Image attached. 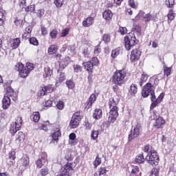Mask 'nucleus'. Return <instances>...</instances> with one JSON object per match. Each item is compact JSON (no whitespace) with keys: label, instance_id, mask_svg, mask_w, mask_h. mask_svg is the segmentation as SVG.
Returning a JSON list of instances; mask_svg holds the SVG:
<instances>
[{"label":"nucleus","instance_id":"obj_59","mask_svg":"<svg viewBox=\"0 0 176 176\" xmlns=\"http://www.w3.org/2000/svg\"><path fill=\"white\" fill-rule=\"evenodd\" d=\"M120 32L121 34V35H124L125 34H127V28H123V27H121L120 28Z\"/></svg>","mask_w":176,"mask_h":176},{"label":"nucleus","instance_id":"obj_27","mask_svg":"<svg viewBox=\"0 0 176 176\" xmlns=\"http://www.w3.org/2000/svg\"><path fill=\"white\" fill-rule=\"evenodd\" d=\"M83 65L85 67V69H87V71H91V69H93L94 67L91 61L84 63Z\"/></svg>","mask_w":176,"mask_h":176},{"label":"nucleus","instance_id":"obj_42","mask_svg":"<svg viewBox=\"0 0 176 176\" xmlns=\"http://www.w3.org/2000/svg\"><path fill=\"white\" fill-rule=\"evenodd\" d=\"M119 49H115L111 52V57L113 58H116V57H118V56H119Z\"/></svg>","mask_w":176,"mask_h":176},{"label":"nucleus","instance_id":"obj_14","mask_svg":"<svg viewBox=\"0 0 176 176\" xmlns=\"http://www.w3.org/2000/svg\"><path fill=\"white\" fill-rule=\"evenodd\" d=\"M94 23V18L91 16H88L85 20L82 21V26L85 28H89V27H91Z\"/></svg>","mask_w":176,"mask_h":176},{"label":"nucleus","instance_id":"obj_2","mask_svg":"<svg viewBox=\"0 0 176 176\" xmlns=\"http://www.w3.org/2000/svg\"><path fill=\"white\" fill-rule=\"evenodd\" d=\"M135 35L140 36L141 35V28L139 26L135 27V30L133 32H130L124 38V46L126 50H130L131 47L135 46L137 43H138V40L135 38Z\"/></svg>","mask_w":176,"mask_h":176},{"label":"nucleus","instance_id":"obj_54","mask_svg":"<svg viewBox=\"0 0 176 176\" xmlns=\"http://www.w3.org/2000/svg\"><path fill=\"white\" fill-rule=\"evenodd\" d=\"M56 108H58V109H64V102L63 101H59L57 104H56Z\"/></svg>","mask_w":176,"mask_h":176},{"label":"nucleus","instance_id":"obj_38","mask_svg":"<svg viewBox=\"0 0 176 176\" xmlns=\"http://www.w3.org/2000/svg\"><path fill=\"white\" fill-rule=\"evenodd\" d=\"M25 11L27 12H30L31 13H32V12L35 11V6L30 5L29 6H28L27 8H25Z\"/></svg>","mask_w":176,"mask_h":176},{"label":"nucleus","instance_id":"obj_26","mask_svg":"<svg viewBox=\"0 0 176 176\" xmlns=\"http://www.w3.org/2000/svg\"><path fill=\"white\" fill-rule=\"evenodd\" d=\"M31 119H32L33 122H35L36 123L39 122V119H41L39 112H34L31 116Z\"/></svg>","mask_w":176,"mask_h":176},{"label":"nucleus","instance_id":"obj_49","mask_svg":"<svg viewBox=\"0 0 176 176\" xmlns=\"http://www.w3.org/2000/svg\"><path fill=\"white\" fill-rule=\"evenodd\" d=\"M25 68H26V71H28V73L30 74V72L34 69V65H32V63H27Z\"/></svg>","mask_w":176,"mask_h":176},{"label":"nucleus","instance_id":"obj_30","mask_svg":"<svg viewBox=\"0 0 176 176\" xmlns=\"http://www.w3.org/2000/svg\"><path fill=\"white\" fill-rule=\"evenodd\" d=\"M19 130H20V128H17V125H15L14 124H11V126L10 128V131L11 133L16 134V133H17Z\"/></svg>","mask_w":176,"mask_h":176},{"label":"nucleus","instance_id":"obj_40","mask_svg":"<svg viewBox=\"0 0 176 176\" xmlns=\"http://www.w3.org/2000/svg\"><path fill=\"white\" fill-rule=\"evenodd\" d=\"M66 85L68 89H74V87H75V83L71 80L66 81Z\"/></svg>","mask_w":176,"mask_h":176},{"label":"nucleus","instance_id":"obj_35","mask_svg":"<svg viewBox=\"0 0 176 176\" xmlns=\"http://www.w3.org/2000/svg\"><path fill=\"white\" fill-rule=\"evenodd\" d=\"M29 42L30 45H34V46H38L39 45V43L38 42V39L35 37H32L29 39Z\"/></svg>","mask_w":176,"mask_h":176},{"label":"nucleus","instance_id":"obj_13","mask_svg":"<svg viewBox=\"0 0 176 176\" xmlns=\"http://www.w3.org/2000/svg\"><path fill=\"white\" fill-rule=\"evenodd\" d=\"M71 63V58L66 56L60 61H59V67L60 69H64Z\"/></svg>","mask_w":176,"mask_h":176},{"label":"nucleus","instance_id":"obj_50","mask_svg":"<svg viewBox=\"0 0 176 176\" xmlns=\"http://www.w3.org/2000/svg\"><path fill=\"white\" fill-rule=\"evenodd\" d=\"M47 174H49V169L47 168H43L41 170V176H46Z\"/></svg>","mask_w":176,"mask_h":176},{"label":"nucleus","instance_id":"obj_51","mask_svg":"<svg viewBox=\"0 0 176 176\" xmlns=\"http://www.w3.org/2000/svg\"><path fill=\"white\" fill-rule=\"evenodd\" d=\"M32 32V28L31 27H28L25 28V32L23 35V38H27V34H31Z\"/></svg>","mask_w":176,"mask_h":176},{"label":"nucleus","instance_id":"obj_10","mask_svg":"<svg viewBox=\"0 0 176 176\" xmlns=\"http://www.w3.org/2000/svg\"><path fill=\"white\" fill-rule=\"evenodd\" d=\"M140 57H141V51L138 49L133 50L131 54V60L137 61L140 60Z\"/></svg>","mask_w":176,"mask_h":176},{"label":"nucleus","instance_id":"obj_9","mask_svg":"<svg viewBox=\"0 0 176 176\" xmlns=\"http://www.w3.org/2000/svg\"><path fill=\"white\" fill-rule=\"evenodd\" d=\"M16 71H18L19 72V75L21 78H27L28 76V70H27V68L24 67V65L23 63H18L16 65Z\"/></svg>","mask_w":176,"mask_h":176},{"label":"nucleus","instance_id":"obj_29","mask_svg":"<svg viewBox=\"0 0 176 176\" xmlns=\"http://www.w3.org/2000/svg\"><path fill=\"white\" fill-rule=\"evenodd\" d=\"M20 162L21 163V164H23V166L26 167V166H28L30 163V158H28V157H23L20 160Z\"/></svg>","mask_w":176,"mask_h":176},{"label":"nucleus","instance_id":"obj_53","mask_svg":"<svg viewBox=\"0 0 176 176\" xmlns=\"http://www.w3.org/2000/svg\"><path fill=\"white\" fill-rule=\"evenodd\" d=\"M151 176H159V169L153 168L151 171Z\"/></svg>","mask_w":176,"mask_h":176},{"label":"nucleus","instance_id":"obj_56","mask_svg":"<svg viewBox=\"0 0 176 176\" xmlns=\"http://www.w3.org/2000/svg\"><path fill=\"white\" fill-rule=\"evenodd\" d=\"M72 118H74V119H78V120H82V116H80V112L74 113Z\"/></svg>","mask_w":176,"mask_h":176},{"label":"nucleus","instance_id":"obj_61","mask_svg":"<svg viewBox=\"0 0 176 176\" xmlns=\"http://www.w3.org/2000/svg\"><path fill=\"white\" fill-rule=\"evenodd\" d=\"M101 53V48H100L98 46L95 47L94 48V54L96 56H98Z\"/></svg>","mask_w":176,"mask_h":176},{"label":"nucleus","instance_id":"obj_25","mask_svg":"<svg viewBox=\"0 0 176 176\" xmlns=\"http://www.w3.org/2000/svg\"><path fill=\"white\" fill-rule=\"evenodd\" d=\"M19 46H20V38H16L13 39L11 47H12V49H17Z\"/></svg>","mask_w":176,"mask_h":176},{"label":"nucleus","instance_id":"obj_6","mask_svg":"<svg viewBox=\"0 0 176 176\" xmlns=\"http://www.w3.org/2000/svg\"><path fill=\"white\" fill-rule=\"evenodd\" d=\"M140 134H141V124H138L135 126H132L130 134L129 135V141L137 138Z\"/></svg>","mask_w":176,"mask_h":176},{"label":"nucleus","instance_id":"obj_22","mask_svg":"<svg viewBox=\"0 0 176 176\" xmlns=\"http://www.w3.org/2000/svg\"><path fill=\"white\" fill-rule=\"evenodd\" d=\"M58 50V46L57 45H52L48 48L49 54H55V53Z\"/></svg>","mask_w":176,"mask_h":176},{"label":"nucleus","instance_id":"obj_32","mask_svg":"<svg viewBox=\"0 0 176 176\" xmlns=\"http://www.w3.org/2000/svg\"><path fill=\"white\" fill-rule=\"evenodd\" d=\"M23 123V119L21 117H17L14 124L16 126V129H20L21 127V124Z\"/></svg>","mask_w":176,"mask_h":176},{"label":"nucleus","instance_id":"obj_1","mask_svg":"<svg viewBox=\"0 0 176 176\" xmlns=\"http://www.w3.org/2000/svg\"><path fill=\"white\" fill-rule=\"evenodd\" d=\"M142 96L144 98H146L148 96H151L150 98L152 102L150 109H153L157 107L158 104H160L161 101H163V98H164V94H161L157 98H156V96L155 95V90H153V87L152 84L150 82L146 83L142 91Z\"/></svg>","mask_w":176,"mask_h":176},{"label":"nucleus","instance_id":"obj_62","mask_svg":"<svg viewBox=\"0 0 176 176\" xmlns=\"http://www.w3.org/2000/svg\"><path fill=\"white\" fill-rule=\"evenodd\" d=\"M91 63L93 64V65H98V58H97V57L92 58Z\"/></svg>","mask_w":176,"mask_h":176},{"label":"nucleus","instance_id":"obj_17","mask_svg":"<svg viewBox=\"0 0 176 176\" xmlns=\"http://www.w3.org/2000/svg\"><path fill=\"white\" fill-rule=\"evenodd\" d=\"M79 122H80V120H79V118H74L72 117V119L69 123V126L71 129H76V127L79 126Z\"/></svg>","mask_w":176,"mask_h":176},{"label":"nucleus","instance_id":"obj_44","mask_svg":"<svg viewBox=\"0 0 176 176\" xmlns=\"http://www.w3.org/2000/svg\"><path fill=\"white\" fill-rule=\"evenodd\" d=\"M57 34H58V32H57L56 30H53L52 31H51L50 35L52 39H56V38H57Z\"/></svg>","mask_w":176,"mask_h":176},{"label":"nucleus","instance_id":"obj_11","mask_svg":"<svg viewBox=\"0 0 176 176\" xmlns=\"http://www.w3.org/2000/svg\"><path fill=\"white\" fill-rule=\"evenodd\" d=\"M47 160V155H46L45 153H43V155L41 156V158L38 159L36 161V165L38 168H42V166L46 163Z\"/></svg>","mask_w":176,"mask_h":176},{"label":"nucleus","instance_id":"obj_21","mask_svg":"<svg viewBox=\"0 0 176 176\" xmlns=\"http://www.w3.org/2000/svg\"><path fill=\"white\" fill-rule=\"evenodd\" d=\"M65 80V73L58 72L56 76V83H61V82H64Z\"/></svg>","mask_w":176,"mask_h":176},{"label":"nucleus","instance_id":"obj_64","mask_svg":"<svg viewBox=\"0 0 176 176\" xmlns=\"http://www.w3.org/2000/svg\"><path fill=\"white\" fill-rule=\"evenodd\" d=\"M107 173V169L105 168H100L99 169V175H104Z\"/></svg>","mask_w":176,"mask_h":176},{"label":"nucleus","instance_id":"obj_4","mask_svg":"<svg viewBox=\"0 0 176 176\" xmlns=\"http://www.w3.org/2000/svg\"><path fill=\"white\" fill-rule=\"evenodd\" d=\"M124 78H126V72L124 70L116 72L113 76V82L115 85L122 86L124 83Z\"/></svg>","mask_w":176,"mask_h":176},{"label":"nucleus","instance_id":"obj_18","mask_svg":"<svg viewBox=\"0 0 176 176\" xmlns=\"http://www.w3.org/2000/svg\"><path fill=\"white\" fill-rule=\"evenodd\" d=\"M16 144H20L21 142H23L25 138V135L22 131H20L18 133V134L16 135Z\"/></svg>","mask_w":176,"mask_h":176},{"label":"nucleus","instance_id":"obj_46","mask_svg":"<svg viewBox=\"0 0 176 176\" xmlns=\"http://www.w3.org/2000/svg\"><path fill=\"white\" fill-rule=\"evenodd\" d=\"M175 17V15L174 12H173V10H170L169 11V13L168 14V20L172 21V20H174Z\"/></svg>","mask_w":176,"mask_h":176},{"label":"nucleus","instance_id":"obj_20","mask_svg":"<svg viewBox=\"0 0 176 176\" xmlns=\"http://www.w3.org/2000/svg\"><path fill=\"white\" fill-rule=\"evenodd\" d=\"M102 16L104 20L109 21L111 20V19H112V16H113V14H112V11L107 10L103 12Z\"/></svg>","mask_w":176,"mask_h":176},{"label":"nucleus","instance_id":"obj_60","mask_svg":"<svg viewBox=\"0 0 176 176\" xmlns=\"http://www.w3.org/2000/svg\"><path fill=\"white\" fill-rule=\"evenodd\" d=\"M3 20H5V14H3V12H0V25L3 24Z\"/></svg>","mask_w":176,"mask_h":176},{"label":"nucleus","instance_id":"obj_57","mask_svg":"<svg viewBox=\"0 0 176 176\" xmlns=\"http://www.w3.org/2000/svg\"><path fill=\"white\" fill-rule=\"evenodd\" d=\"M129 5L131 6V8H133V9H135L137 8V4H135L134 0H129Z\"/></svg>","mask_w":176,"mask_h":176},{"label":"nucleus","instance_id":"obj_33","mask_svg":"<svg viewBox=\"0 0 176 176\" xmlns=\"http://www.w3.org/2000/svg\"><path fill=\"white\" fill-rule=\"evenodd\" d=\"M129 93L131 94H133V96H134V94H137V85H136L132 84L130 86Z\"/></svg>","mask_w":176,"mask_h":176},{"label":"nucleus","instance_id":"obj_31","mask_svg":"<svg viewBox=\"0 0 176 176\" xmlns=\"http://www.w3.org/2000/svg\"><path fill=\"white\" fill-rule=\"evenodd\" d=\"M47 91V88L46 87H43L41 90L38 91L37 93L38 97H42L43 96L46 95V93Z\"/></svg>","mask_w":176,"mask_h":176},{"label":"nucleus","instance_id":"obj_34","mask_svg":"<svg viewBox=\"0 0 176 176\" xmlns=\"http://www.w3.org/2000/svg\"><path fill=\"white\" fill-rule=\"evenodd\" d=\"M148 80V75L146 74H142V77L140 78V81L139 82L140 86H142L143 83Z\"/></svg>","mask_w":176,"mask_h":176},{"label":"nucleus","instance_id":"obj_48","mask_svg":"<svg viewBox=\"0 0 176 176\" xmlns=\"http://www.w3.org/2000/svg\"><path fill=\"white\" fill-rule=\"evenodd\" d=\"M68 34H69V29H68V28L64 29L61 32L60 36H61V38H64L65 36H67L68 35Z\"/></svg>","mask_w":176,"mask_h":176},{"label":"nucleus","instance_id":"obj_47","mask_svg":"<svg viewBox=\"0 0 176 176\" xmlns=\"http://www.w3.org/2000/svg\"><path fill=\"white\" fill-rule=\"evenodd\" d=\"M54 3L57 8H61L64 3V0H55Z\"/></svg>","mask_w":176,"mask_h":176},{"label":"nucleus","instance_id":"obj_43","mask_svg":"<svg viewBox=\"0 0 176 176\" xmlns=\"http://www.w3.org/2000/svg\"><path fill=\"white\" fill-rule=\"evenodd\" d=\"M19 5L20 8H21L22 9H24V8L27 6V0H19Z\"/></svg>","mask_w":176,"mask_h":176},{"label":"nucleus","instance_id":"obj_37","mask_svg":"<svg viewBox=\"0 0 176 176\" xmlns=\"http://www.w3.org/2000/svg\"><path fill=\"white\" fill-rule=\"evenodd\" d=\"M100 164H101V158H100L98 155L94 162V166H95V168H97V166H100Z\"/></svg>","mask_w":176,"mask_h":176},{"label":"nucleus","instance_id":"obj_5","mask_svg":"<svg viewBox=\"0 0 176 176\" xmlns=\"http://www.w3.org/2000/svg\"><path fill=\"white\" fill-rule=\"evenodd\" d=\"M145 160H146L148 164L155 167V166H157L159 164V155H157V153L155 151H151L146 155Z\"/></svg>","mask_w":176,"mask_h":176},{"label":"nucleus","instance_id":"obj_3","mask_svg":"<svg viewBox=\"0 0 176 176\" xmlns=\"http://www.w3.org/2000/svg\"><path fill=\"white\" fill-rule=\"evenodd\" d=\"M118 102H119V100L115 101L114 98L110 99L109 102L110 108L109 120L111 123H113L115 120H116L118 116H119V113H118V107H116V105H118Z\"/></svg>","mask_w":176,"mask_h":176},{"label":"nucleus","instance_id":"obj_19","mask_svg":"<svg viewBox=\"0 0 176 176\" xmlns=\"http://www.w3.org/2000/svg\"><path fill=\"white\" fill-rule=\"evenodd\" d=\"M102 116V110L100 109H95L94 113L93 114L94 119L98 120V119H101Z\"/></svg>","mask_w":176,"mask_h":176},{"label":"nucleus","instance_id":"obj_55","mask_svg":"<svg viewBox=\"0 0 176 176\" xmlns=\"http://www.w3.org/2000/svg\"><path fill=\"white\" fill-rule=\"evenodd\" d=\"M8 157H9V159H10L11 160H14L16 159V152L11 151L8 154Z\"/></svg>","mask_w":176,"mask_h":176},{"label":"nucleus","instance_id":"obj_63","mask_svg":"<svg viewBox=\"0 0 176 176\" xmlns=\"http://www.w3.org/2000/svg\"><path fill=\"white\" fill-rule=\"evenodd\" d=\"M52 104H53V102L52 100H47L45 102V108H50V107H52Z\"/></svg>","mask_w":176,"mask_h":176},{"label":"nucleus","instance_id":"obj_39","mask_svg":"<svg viewBox=\"0 0 176 176\" xmlns=\"http://www.w3.org/2000/svg\"><path fill=\"white\" fill-rule=\"evenodd\" d=\"M102 41H104V43H108L111 41V36L109 34H104L102 36Z\"/></svg>","mask_w":176,"mask_h":176},{"label":"nucleus","instance_id":"obj_28","mask_svg":"<svg viewBox=\"0 0 176 176\" xmlns=\"http://www.w3.org/2000/svg\"><path fill=\"white\" fill-rule=\"evenodd\" d=\"M145 160H146L144 157V154H139L135 158L136 163H139V164H141V163H144Z\"/></svg>","mask_w":176,"mask_h":176},{"label":"nucleus","instance_id":"obj_24","mask_svg":"<svg viewBox=\"0 0 176 176\" xmlns=\"http://www.w3.org/2000/svg\"><path fill=\"white\" fill-rule=\"evenodd\" d=\"M61 135V132L60 129H56V131L52 134V137L54 141H58V137Z\"/></svg>","mask_w":176,"mask_h":176},{"label":"nucleus","instance_id":"obj_8","mask_svg":"<svg viewBox=\"0 0 176 176\" xmlns=\"http://www.w3.org/2000/svg\"><path fill=\"white\" fill-rule=\"evenodd\" d=\"M74 167H75V163L67 162L64 166V170L58 176H69V171H72Z\"/></svg>","mask_w":176,"mask_h":176},{"label":"nucleus","instance_id":"obj_15","mask_svg":"<svg viewBox=\"0 0 176 176\" xmlns=\"http://www.w3.org/2000/svg\"><path fill=\"white\" fill-rule=\"evenodd\" d=\"M2 104H3V109H8L9 107H10V97L9 96H4L3 100H2Z\"/></svg>","mask_w":176,"mask_h":176},{"label":"nucleus","instance_id":"obj_36","mask_svg":"<svg viewBox=\"0 0 176 176\" xmlns=\"http://www.w3.org/2000/svg\"><path fill=\"white\" fill-rule=\"evenodd\" d=\"M165 3L167 8H173L175 3V0H166Z\"/></svg>","mask_w":176,"mask_h":176},{"label":"nucleus","instance_id":"obj_45","mask_svg":"<svg viewBox=\"0 0 176 176\" xmlns=\"http://www.w3.org/2000/svg\"><path fill=\"white\" fill-rule=\"evenodd\" d=\"M91 137L92 140H97L98 138V131H92Z\"/></svg>","mask_w":176,"mask_h":176},{"label":"nucleus","instance_id":"obj_41","mask_svg":"<svg viewBox=\"0 0 176 176\" xmlns=\"http://www.w3.org/2000/svg\"><path fill=\"white\" fill-rule=\"evenodd\" d=\"M164 74L166 76H169V75L171 74V67H164Z\"/></svg>","mask_w":176,"mask_h":176},{"label":"nucleus","instance_id":"obj_23","mask_svg":"<svg viewBox=\"0 0 176 176\" xmlns=\"http://www.w3.org/2000/svg\"><path fill=\"white\" fill-rule=\"evenodd\" d=\"M7 93H8V96L9 97H12V99L14 100V101H16V97L13 96H14V90L12 88V87H8L7 88Z\"/></svg>","mask_w":176,"mask_h":176},{"label":"nucleus","instance_id":"obj_12","mask_svg":"<svg viewBox=\"0 0 176 176\" xmlns=\"http://www.w3.org/2000/svg\"><path fill=\"white\" fill-rule=\"evenodd\" d=\"M96 100H97V96H96V94H92L90 96L88 102H86L85 109H90V108L93 107V104L96 102Z\"/></svg>","mask_w":176,"mask_h":176},{"label":"nucleus","instance_id":"obj_7","mask_svg":"<svg viewBox=\"0 0 176 176\" xmlns=\"http://www.w3.org/2000/svg\"><path fill=\"white\" fill-rule=\"evenodd\" d=\"M140 19H142L143 21L148 23L151 21V20H153V16L149 13L145 14L144 11H140L138 15L135 16V19L132 20H140Z\"/></svg>","mask_w":176,"mask_h":176},{"label":"nucleus","instance_id":"obj_52","mask_svg":"<svg viewBox=\"0 0 176 176\" xmlns=\"http://www.w3.org/2000/svg\"><path fill=\"white\" fill-rule=\"evenodd\" d=\"M69 54H75V45H69L68 47Z\"/></svg>","mask_w":176,"mask_h":176},{"label":"nucleus","instance_id":"obj_58","mask_svg":"<svg viewBox=\"0 0 176 176\" xmlns=\"http://www.w3.org/2000/svg\"><path fill=\"white\" fill-rule=\"evenodd\" d=\"M151 151L153 152V151H152V146H151V145H146L144 146V152L149 153Z\"/></svg>","mask_w":176,"mask_h":176},{"label":"nucleus","instance_id":"obj_16","mask_svg":"<svg viewBox=\"0 0 176 176\" xmlns=\"http://www.w3.org/2000/svg\"><path fill=\"white\" fill-rule=\"evenodd\" d=\"M166 123V121H164V119L162 117H159L154 123V127H156V129H161L162 126Z\"/></svg>","mask_w":176,"mask_h":176}]
</instances>
